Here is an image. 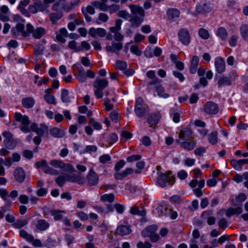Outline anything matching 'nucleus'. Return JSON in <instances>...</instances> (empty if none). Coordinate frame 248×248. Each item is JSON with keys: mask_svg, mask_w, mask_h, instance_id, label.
Listing matches in <instances>:
<instances>
[{"mask_svg": "<svg viewBox=\"0 0 248 248\" xmlns=\"http://www.w3.org/2000/svg\"><path fill=\"white\" fill-rule=\"evenodd\" d=\"M106 31L105 29L100 28L96 29L92 28L89 31V34L93 38L104 37L106 35Z\"/></svg>", "mask_w": 248, "mask_h": 248, "instance_id": "obj_12", "label": "nucleus"}, {"mask_svg": "<svg viewBox=\"0 0 248 248\" xmlns=\"http://www.w3.org/2000/svg\"><path fill=\"white\" fill-rule=\"evenodd\" d=\"M63 163L62 161L58 160H52L50 161V164L56 168H62Z\"/></svg>", "mask_w": 248, "mask_h": 248, "instance_id": "obj_58", "label": "nucleus"}, {"mask_svg": "<svg viewBox=\"0 0 248 248\" xmlns=\"http://www.w3.org/2000/svg\"><path fill=\"white\" fill-rule=\"evenodd\" d=\"M123 48V44L121 42H114L112 43L111 46H107L106 47V50L108 52H114L117 55H119V51Z\"/></svg>", "mask_w": 248, "mask_h": 248, "instance_id": "obj_17", "label": "nucleus"}, {"mask_svg": "<svg viewBox=\"0 0 248 248\" xmlns=\"http://www.w3.org/2000/svg\"><path fill=\"white\" fill-rule=\"evenodd\" d=\"M212 8L207 3L199 4L196 7V12L199 14H203L210 12Z\"/></svg>", "mask_w": 248, "mask_h": 248, "instance_id": "obj_23", "label": "nucleus"}, {"mask_svg": "<svg viewBox=\"0 0 248 248\" xmlns=\"http://www.w3.org/2000/svg\"><path fill=\"white\" fill-rule=\"evenodd\" d=\"M61 212H63V211H57L54 210L51 212L52 214L54 216V219L58 220L62 218V215L61 214Z\"/></svg>", "mask_w": 248, "mask_h": 248, "instance_id": "obj_57", "label": "nucleus"}, {"mask_svg": "<svg viewBox=\"0 0 248 248\" xmlns=\"http://www.w3.org/2000/svg\"><path fill=\"white\" fill-rule=\"evenodd\" d=\"M167 16L169 19L173 20L175 18H177L179 16L180 12L177 9H169L167 11Z\"/></svg>", "mask_w": 248, "mask_h": 248, "instance_id": "obj_27", "label": "nucleus"}, {"mask_svg": "<svg viewBox=\"0 0 248 248\" xmlns=\"http://www.w3.org/2000/svg\"><path fill=\"white\" fill-rule=\"evenodd\" d=\"M157 94L163 98H166L169 97V94L165 92L164 88L161 85H158L155 87Z\"/></svg>", "mask_w": 248, "mask_h": 248, "instance_id": "obj_33", "label": "nucleus"}, {"mask_svg": "<svg viewBox=\"0 0 248 248\" xmlns=\"http://www.w3.org/2000/svg\"><path fill=\"white\" fill-rule=\"evenodd\" d=\"M218 133L217 131H213L208 135L209 142L212 145L216 144L218 142Z\"/></svg>", "mask_w": 248, "mask_h": 248, "instance_id": "obj_32", "label": "nucleus"}, {"mask_svg": "<svg viewBox=\"0 0 248 248\" xmlns=\"http://www.w3.org/2000/svg\"><path fill=\"white\" fill-rule=\"evenodd\" d=\"M35 5L37 7L38 11L43 12L45 11L48 7V5L45 4L40 1L35 2Z\"/></svg>", "mask_w": 248, "mask_h": 248, "instance_id": "obj_48", "label": "nucleus"}, {"mask_svg": "<svg viewBox=\"0 0 248 248\" xmlns=\"http://www.w3.org/2000/svg\"><path fill=\"white\" fill-rule=\"evenodd\" d=\"M26 29L28 31V35L31 33L33 37L36 39H40L46 33V30L42 27H38L34 29L33 26L28 23L26 25Z\"/></svg>", "mask_w": 248, "mask_h": 248, "instance_id": "obj_3", "label": "nucleus"}, {"mask_svg": "<svg viewBox=\"0 0 248 248\" xmlns=\"http://www.w3.org/2000/svg\"><path fill=\"white\" fill-rule=\"evenodd\" d=\"M115 66L117 69L120 70H124L127 67V63L125 61L117 60L115 62Z\"/></svg>", "mask_w": 248, "mask_h": 248, "instance_id": "obj_41", "label": "nucleus"}, {"mask_svg": "<svg viewBox=\"0 0 248 248\" xmlns=\"http://www.w3.org/2000/svg\"><path fill=\"white\" fill-rule=\"evenodd\" d=\"M247 196L244 193H240L234 199H232L231 201L232 205L233 206H235L236 204L235 202H243L246 200Z\"/></svg>", "mask_w": 248, "mask_h": 248, "instance_id": "obj_36", "label": "nucleus"}, {"mask_svg": "<svg viewBox=\"0 0 248 248\" xmlns=\"http://www.w3.org/2000/svg\"><path fill=\"white\" fill-rule=\"evenodd\" d=\"M199 64V58L196 56H194L192 57L191 62V66H190V72L192 74H194L196 73L197 67Z\"/></svg>", "mask_w": 248, "mask_h": 248, "instance_id": "obj_29", "label": "nucleus"}, {"mask_svg": "<svg viewBox=\"0 0 248 248\" xmlns=\"http://www.w3.org/2000/svg\"><path fill=\"white\" fill-rule=\"evenodd\" d=\"M175 181V178L174 177H171L169 178L167 174L163 173L161 174L157 178V184L162 187H164L166 186L167 183H170L172 184Z\"/></svg>", "mask_w": 248, "mask_h": 248, "instance_id": "obj_8", "label": "nucleus"}, {"mask_svg": "<svg viewBox=\"0 0 248 248\" xmlns=\"http://www.w3.org/2000/svg\"><path fill=\"white\" fill-rule=\"evenodd\" d=\"M178 35L179 40L183 45L187 46L190 43L191 36L187 30L185 28L180 29Z\"/></svg>", "mask_w": 248, "mask_h": 248, "instance_id": "obj_5", "label": "nucleus"}, {"mask_svg": "<svg viewBox=\"0 0 248 248\" xmlns=\"http://www.w3.org/2000/svg\"><path fill=\"white\" fill-rule=\"evenodd\" d=\"M128 7L131 10V16L125 10L119 11L117 13V15L120 17L125 19L130 17L129 21L130 26L132 28L139 27L143 21L144 11L142 7L138 5L130 4Z\"/></svg>", "mask_w": 248, "mask_h": 248, "instance_id": "obj_1", "label": "nucleus"}, {"mask_svg": "<svg viewBox=\"0 0 248 248\" xmlns=\"http://www.w3.org/2000/svg\"><path fill=\"white\" fill-rule=\"evenodd\" d=\"M111 159L110 156L108 155H104L99 157V161L101 163L105 164L107 162L110 161Z\"/></svg>", "mask_w": 248, "mask_h": 248, "instance_id": "obj_64", "label": "nucleus"}, {"mask_svg": "<svg viewBox=\"0 0 248 248\" xmlns=\"http://www.w3.org/2000/svg\"><path fill=\"white\" fill-rule=\"evenodd\" d=\"M215 66L218 73H223L225 70V63L222 58H217L215 61Z\"/></svg>", "mask_w": 248, "mask_h": 248, "instance_id": "obj_21", "label": "nucleus"}, {"mask_svg": "<svg viewBox=\"0 0 248 248\" xmlns=\"http://www.w3.org/2000/svg\"><path fill=\"white\" fill-rule=\"evenodd\" d=\"M199 35L203 39H207L210 36V34L208 31L203 28L199 29Z\"/></svg>", "mask_w": 248, "mask_h": 248, "instance_id": "obj_47", "label": "nucleus"}, {"mask_svg": "<svg viewBox=\"0 0 248 248\" xmlns=\"http://www.w3.org/2000/svg\"><path fill=\"white\" fill-rule=\"evenodd\" d=\"M125 164V162L122 160L116 163V165L115 166V170L116 173L118 172H120V170L122 168Z\"/></svg>", "mask_w": 248, "mask_h": 248, "instance_id": "obj_61", "label": "nucleus"}, {"mask_svg": "<svg viewBox=\"0 0 248 248\" xmlns=\"http://www.w3.org/2000/svg\"><path fill=\"white\" fill-rule=\"evenodd\" d=\"M157 230V226L156 225H152L143 230L141 234L144 237H150L155 233Z\"/></svg>", "mask_w": 248, "mask_h": 248, "instance_id": "obj_19", "label": "nucleus"}, {"mask_svg": "<svg viewBox=\"0 0 248 248\" xmlns=\"http://www.w3.org/2000/svg\"><path fill=\"white\" fill-rule=\"evenodd\" d=\"M217 33V35L222 40L225 39L227 37V32L223 28H220L218 29Z\"/></svg>", "mask_w": 248, "mask_h": 248, "instance_id": "obj_50", "label": "nucleus"}, {"mask_svg": "<svg viewBox=\"0 0 248 248\" xmlns=\"http://www.w3.org/2000/svg\"><path fill=\"white\" fill-rule=\"evenodd\" d=\"M15 116L16 120L21 122L23 125H29L30 123L28 117L26 115H22L21 113L16 112Z\"/></svg>", "mask_w": 248, "mask_h": 248, "instance_id": "obj_22", "label": "nucleus"}, {"mask_svg": "<svg viewBox=\"0 0 248 248\" xmlns=\"http://www.w3.org/2000/svg\"><path fill=\"white\" fill-rule=\"evenodd\" d=\"M123 21L121 19H117L115 21V25L114 27H111L109 28L111 32H117L120 31L121 29V25Z\"/></svg>", "mask_w": 248, "mask_h": 248, "instance_id": "obj_37", "label": "nucleus"}, {"mask_svg": "<svg viewBox=\"0 0 248 248\" xmlns=\"http://www.w3.org/2000/svg\"><path fill=\"white\" fill-rule=\"evenodd\" d=\"M101 200L103 202H112L114 200V195L113 194L103 195L101 197Z\"/></svg>", "mask_w": 248, "mask_h": 248, "instance_id": "obj_44", "label": "nucleus"}, {"mask_svg": "<svg viewBox=\"0 0 248 248\" xmlns=\"http://www.w3.org/2000/svg\"><path fill=\"white\" fill-rule=\"evenodd\" d=\"M14 177L16 182L22 183L26 178L25 172L22 168L18 167L14 171Z\"/></svg>", "mask_w": 248, "mask_h": 248, "instance_id": "obj_16", "label": "nucleus"}, {"mask_svg": "<svg viewBox=\"0 0 248 248\" xmlns=\"http://www.w3.org/2000/svg\"><path fill=\"white\" fill-rule=\"evenodd\" d=\"M4 142L6 147L9 149H14L16 145V141L13 138L10 140H5Z\"/></svg>", "mask_w": 248, "mask_h": 248, "instance_id": "obj_39", "label": "nucleus"}, {"mask_svg": "<svg viewBox=\"0 0 248 248\" xmlns=\"http://www.w3.org/2000/svg\"><path fill=\"white\" fill-rule=\"evenodd\" d=\"M137 247L138 248H151L152 245L148 241H140L137 243Z\"/></svg>", "mask_w": 248, "mask_h": 248, "instance_id": "obj_53", "label": "nucleus"}, {"mask_svg": "<svg viewBox=\"0 0 248 248\" xmlns=\"http://www.w3.org/2000/svg\"><path fill=\"white\" fill-rule=\"evenodd\" d=\"M93 6L96 8H98L99 9L103 11H107L108 10V6L101 1H95L92 3Z\"/></svg>", "mask_w": 248, "mask_h": 248, "instance_id": "obj_34", "label": "nucleus"}, {"mask_svg": "<svg viewBox=\"0 0 248 248\" xmlns=\"http://www.w3.org/2000/svg\"><path fill=\"white\" fill-rule=\"evenodd\" d=\"M240 33L242 37L246 39L248 37V25L244 24L240 27Z\"/></svg>", "mask_w": 248, "mask_h": 248, "instance_id": "obj_45", "label": "nucleus"}, {"mask_svg": "<svg viewBox=\"0 0 248 248\" xmlns=\"http://www.w3.org/2000/svg\"><path fill=\"white\" fill-rule=\"evenodd\" d=\"M160 118V114L159 113H155L152 114L148 118V122L152 126L157 124Z\"/></svg>", "mask_w": 248, "mask_h": 248, "instance_id": "obj_28", "label": "nucleus"}, {"mask_svg": "<svg viewBox=\"0 0 248 248\" xmlns=\"http://www.w3.org/2000/svg\"><path fill=\"white\" fill-rule=\"evenodd\" d=\"M219 227L223 230L225 229L228 226V222L225 218H222L218 221Z\"/></svg>", "mask_w": 248, "mask_h": 248, "instance_id": "obj_54", "label": "nucleus"}, {"mask_svg": "<svg viewBox=\"0 0 248 248\" xmlns=\"http://www.w3.org/2000/svg\"><path fill=\"white\" fill-rule=\"evenodd\" d=\"M44 171L46 173H49L51 175H58L59 172L52 168H50L49 166H46L45 168H43Z\"/></svg>", "mask_w": 248, "mask_h": 248, "instance_id": "obj_52", "label": "nucleus"}, {"mask_svg": "<svg viewBox=\"0 0 248 248\" xmlns=\"http://www.w3.org/2000/svg\"><path fill=\"white\" fill-rule=\"evenodd\" d=\"M120 9V7L119 5L116 4H113L108 6V10H109L110 13H114L118 11Z\"/></svg>", "mask_w": 248, "mask_h": 248, "instance_id": "obj_56", "label": "nucleus"}, {"mask_svg": "<svg viewBox=\"0 0 248 248\" xmlns=\"http://www.w3.org/2000/svg\"><path fill=\"white\" fill-rule=\"evenodd\" d=\"M130 50L133 53L137 56H140L142 54L141 51L139 49L138 46L136 45H132L131 46Z\"/></svg>", "mask_w": 248, "mask_h": 248, "instance_id": "obj_59", "label": "nucleus"}, {"mask_svg": "<svg viewBox=\"0 0 248 248\" xmlns=\"http://www.w3.org/2000/svg\"><path fill=\"white\" fill-rule=\"evenodd\" d=\"M108 82L105 78H96L94 81L93 86L95 89L94 90V94L97 98H101L103 97V90L108 86Z\"/></svg>", "mask_w": 248, "mask_h": 248, "instance_id": "obj_2", "label": "nucleus"}, {"mask_svg": "<svg viewBox=\"0 0 248 248\" xmlns=\"http://www.w3.org/2000/svg\"><path fill=\"white\" fill-rule=\"evenodd\" d=\"M79 1L80 0H74L68 2L65 0H61V7L64 11L69 12L78 4Z\"/></svg>", "mask_w": 248, "mask_h": 248, "instance_id": "obj_11", "label": "nucleus"}, {"mask_svg": "<svg viewBox=\"0 0 248 248\" xmlns=\"http://www.w3.org/2000/svg\"><path fill=\"white\" fill-rule=\"evenodd\" d=\"M87 179L88 185L93 186L96 185L98 184L99 181V177L93 170L91 169L90 170L88 174L87 175Z\"/></svg>", "mask_w": 248, "mask_h": 248, "instance_id": "obj_9", "label": "nucleus"}, {"mask_svg": "<svg viewBox=\"0 0 248 248\" xmlns=\"http://www.w3.org/2000/svg\"><path fill=\"white\" fill-rule=\"evenodd\" d=\"M90 45L89 43H88L86 41H82L81 43V45L79 46V48H80V51H82L84 49L86 50H89L90 49Z\"/></svg>", "mask_w": 248, "mask_h": 248, "instance_id": "obj_63", "label": "nucleus"}, {"mask_svg": "<svg viewBox=\"0 0 248 248\" xmlns=\"http://www.w3.org/2000/svg\"><path fill=\"white\" fill-rule=\"evenodd\" d=\"M133 171L132 169L127 168L122 172H118L117 173H115L114 177L115 179L117 180L122 179L126 177L128 175L132 173Z\"/></svg>", "mask_w": 248, "mask_h": 248, "instance_id": "obj_25", "label": "nucleus"}, {"mask_svg": "<svg viewBox=\"0 0 248 248\" xmlns=\"http://www.w3.org/2000/svg\"><path fill=\"white\" fill-rule=\"evenodd\" d=\"M67 174L65 173L62 175L58 177L55 181L56 183L60 186H62L66 181L67 180Z\"/></svg>", "mask_w": 248, "mask_h": 248, "instance_id": "obj_40", "label": "nucleus"}, {"mask_svg": "<svg viewBox=\"0 0 248 248\" xmlns=\"http://www.w3.org/2000/svg\"><path fill=\"white\" fill-rule=\"evenodd\" d=\"M44 99L46 100V101L49 104H56V102L54 96L51 95L50 94H46V95L44 96Z\"/></svg>", "mask_w": 248, "mask_h": 248, "instance_id": "obj_49", "label": "nucleus"}, {"mask_svg": "<svg viewBox=\"0 0 248 248\" xmlns=\"http://www.w3.org/2000/svg\"><path fill=\"white\" fill-rule=\"evenodd\" d=\"M35 103L34 99L31 97L24 98L22 100V104L26 108L33 107Z\"/></svg>", "mask_w": 248, "mask_h": 248, "instance_id": "obj_26", "label": "nucleus"}, {"mask_svg": "<svg viewBox=\"0 0 248 248\" xmlns=\"http://www.w3.org/2000/svg\"><path fill=\"white\" fill-rule=\"evenodd\" d=\"M176 142L180 144L181 148L189 151L192 150L196 145V142L193 140H184L180 142V140H177Z\"/></svg>", "mask_w": 248, "mask_h": 248, "instance_id": "obj_14", "label": "nucleus"}, {"mask_svg": "<svg viewBox=\"0 0 248 248\" xmlns=\"http://www.w3.org/2000/svg\"><path fill=\"white\" fill-rule=\"evenodd\" d=\"M50 133L52 136L56 138H61L65 135V132L61 129L54 127L50 129Z\"/></svg>", "mask_w": 248, "mask_h": 248, "instance_id": "obj_24", "label": "nucleus"}, {"mask_svg": "<svg viewBox=\"0 0 248 248\" xmlns=\"http://www.w3.org/2000/svg\"><path fill=\"white\" fill-rule=\"evenodd\" d=\"M146 105L143 103V100L141 98H138L136 101L135 111L138 117H142L144 116Z\"/></svg>", "mask_w": 248, "mask_h": 248, "instance_id": "obj_4", "label": "nucleus"}, {"mask_svg": "<svg viewBox=\"0 0 248 248\" xmlns=\"http://www.w3.org/2000/svg\"><path fill=\"white\" fill-rule=\"evenodd\" d=\"M12 32L15 36H18L20 34L24 37L28 36V31H24V25L21 23L17 24L16 27L13 28Z\"/></svg>", "mask_w": 248, "mask_h": 248, "instance_id": "obj_7", "label": "nucleus"}, {"mask_svg": "<svg viewBox=\"0 0 248 248\" xmlns=\"http://www.w3.org/2000/svg\"><path fill=\"white\" fill-rule=\"evenodd\" d=\"M67 180L71 182H77L79 185H83L85 183V179L80 174H68Z\"/></svg>", "mask_w": 248, "mask_h": 248, "instance_id": "obj_15", "label": "nucleus"}, {"mask_svg": "<svg viewBox=\"0 0 248 248\" xmlns=\"http://www.w3.org/2000/svg\"><path fill=\"white\" fill-rule=\"evenodd\" d=\"M62 12L52 13L49 14V18L52 23L55 24L58 20L62 17Z\"/></svg>", "mask_w": 248, "mask_h": 248, "instance_id": "obj_31", "label": "nucleus"}, {"mask_svg": "<svg viewBox=\"0 0 248 248\" xmlns=\"http://www.w3.org/2000/svg\"><path fill=\"white\" fill-rule=\"evenodd\" d=\"M191 137L192 131L188 128H185L181 130L179 134V140H188L191 139Z\"/></svg>", "mask_w": 248, "mask_h": 248, "instance_id": "obj_20", "label": "nucleus"}, {"mask_svg": "<svg viewBox=\"0 0 248 248\" xmlns=\"http://www.w3.org/2000/svg\"><path fill=\"white\" fill-rule=\"evenodd\" d=\"M132 232L131 227L129 225H121L117 227L116 230L117 234L124 236L130 234Z\"/></svg>", "mask_w": 248, "mask_h": 248, "instance_id": "obj_18", "label": "nucleus"}, {"mask_svg": "<svg viewBox=\"0 0 248 248\" xmlns=\"http://www.w3.org/2000/svg\"><path fill=\"white\" fill-rule=\"evenodd\" d=\"M27 223L28 221L25 219H23L16 221L14 223V225L16 228H20L27 224Z\"/></svg>", "mask_w": 248, "mask_h": 248, "instance_id": "obj_55", "label": "nucleus"}, {"mask_svg": "<svg viewBox=\"0 0 248 248\" xmlns=\"http://www.w3.org/2000/svg\"><path fill=\"white\" fill-rule=\"evenodd\" d=\"M231 163L234 169L238 170H242V166L240 160H236L235 159H232L231 161Z\"/></svg>", "mask_w": 248, "mask_h": 248, "instance_id": "obj_51", "label": "nucleus"}, {"mask_svg": "<svg viewBox=\"0 0 248 248\" xmlns=\"http://www.w3.org/2000/svg\"><path fill=\"white\" fill-rule=\"evenodd\" d=\"M242 204H238L235 207H230L226 211V215L227 217H230L233 215H239L242 213Z\"/></svg>", "mask_w": 248, "mask_h": 248, "instance_id": "obj_13", "label": "nucleus"}, {"mask_svg": "<svg viewBox=\"0 0 248 248\" xmlns=\"http://www.w3.org/2000/svg\"><path fill=\"white\" fill-rule=\"evenodd\" d=\"M231 84V80L230 78L228 77H222L220 78L218 81L219 87L230 85Z\"/></svg>", "mask_w": 248, "mask_h": 248, "instance_id": "obj_38", "label": "nucleus"}, {"mask_svg": "<svg viewBox=\"0 0 248 248\" xmlns=\"http://www.w3.org/2000/svg\"><path fill=\"white\" fill-rule=\"evenodd\" d=\"M62 169L64 170L67 172H74L75 171V170L73 166L69 164H64L63 163V165L62 167Z\"/></svg>", "mask_w": 248, "mask_h": 248, "instance_id": "obj_62", "label": "nucleus"}, {"mask_svg": "<svg viewBox=\"0 0 248 248\" xmlns=\"http://www.w3.org/2000/svg\"><path fill=\"white\" fill-rule=\"evenodd\" d=\"M76 77L81 82H85L86 80V75L82 67L79 70L78 75L76 76Z\"/></svg>", "mask_w": 248, "mask_h": 248, "instance_id": "obj_43", "label": "nucleus"}, {"mask_svg": "<svg viewBox=\"0 0 248 248\" xmlns=\"http://www.w3.org/2000/svg\"><path fill=\"white\" fill-rule=\"evenodd\" d=\"M49 226V223L44 219L38 220L36 225V228L40 231L45 230L47 229Z\"/></svg>", "mask_w": 248, "mask_h": 248, "instance_id": "obj_30", "label": "nucleus"}, {"mask_svg": "<svg viewBox=\"0 0 248 248\" xmlns=\"http://www.w3.org/2000/svg\"><path fill=\"white\" fill-rule=\"evenodd\" d=\"M44 47L42 45L37 46L35 48V54L36 56L42 55L43 53Z\"/></svg>", "mask_w": 248, "mask_h": 248, "instance_id": "obj_60", "label": "nucleus"}, {"mask_svg": "<svg viewBox=\"0 0 248 248\" xmlns=\"http://www.w3.org/2000/svg\"><path fill=\"white\" fill-rule=\"evenodd\" d=\"M146 76L152 79V80L149 82L147 84V87L149 90L151 89V86L152 85H156L161 82V80L155 76V71L153 70L148 71L146 73Z\"/></svg>", "mask_w": 248, "mask_h": 248, "instance_id": "obj_10", "label": "nucleus"}, {"mask_svg": "<svg viewBox=\"0 0 248 248\" xmlns=\"http://www.w3.org/2000/svg\"><path fill=\"white\" fill-rule=\"evenodd\" d=\"M69 92L66 89L62 90L61 99L64 103H68L70 102V99L68 97Z\"/></svg>", "mask_w": 248, "mask_h": 248, "instance_id": "obj_42", "label": "nucleus"}, {"mask_svg": "<svg viewBox=\"0 0 248 248\" xmlns=\"http://www.w3.org/2000/svg\"><path fill=\"white\" fill-rule=\"evenodd\" d=\"M205 113L208 114H216L219 111V108L217 105L212 101L207 102L203 108Z\"/></svg>", "mask_w": 248, "mask_h": 248, "instance_id": "obj_6", "label": "nucleus"}, {"mask_svg": "<svg viewBox=\"0 0 248 248\" xmlns=\"http://www.w3.org/2000/svg\"><path fill=\"white\" fill-rule=\"evenodd\" d=\"M20 236L24 239H25L29 242H31L33 240V237L32 235L28 233L24 230H21L19 232Z\"/></svg>", "mask_w": 248, "mask_h": 248, "instance_id": "obj_35", "label": "nucleus"}, {"mask_svg": "<svg viewBox=\"0 0 248 248\" xmlns=\"http://www.w3.org/2000/svg\"><path fill=\"white\" fill-rule=\"evenodd\" d=\"M68 47L75 52L80 51L81 49L79 48V46H78V43L75 40H72L69 42Z\"/></svg>", "mask_w": 248, "mask_h": 248, "instance_id": "obj_46", "label": "nucleus"}]
</instances>
